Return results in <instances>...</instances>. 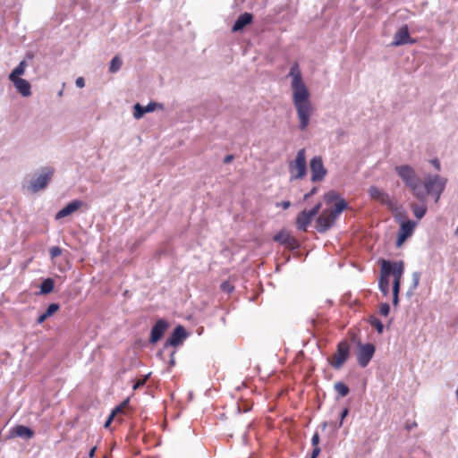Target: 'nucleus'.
Listing matches in <instances>:
<instances>
[{
	"mask_svg": "<svg viewBox=\"0 0 458 458\" xmlns=\"http://www.w3.org/2000/svg\"><path fill=\"white\" fill-rule=\"evenodd\" d=\"M447 179L439 174H427L422 180L417 175L405 187L409 189L414 198L424 202L428 196L434 198L437 202L445 189Z\"/></svg>",
	"mask_w": 458,
	"mask_h": 458,
	"instance_id": "nucleus-1",
	"label": "nucleus"
},
{
	"mask_svg": "<svg viewBox=\"0 0 458 458\" xmlns=\"http://www.w3.org/2000/svg\"><path fill=\"white\" fill-rule=\"evenodd\" d=\"M291 87L293 89V103L299 119V129L305 131L313 114V106L310 100V92L302 81V77L299 75L292 81Z\"/></svg>",
	"mask_w": 458,
	"mask_h": 458,
	"instance_id": "nucleus-2",
	"label": "nucleus"
},
{
	"mask_svg": "<svg viewBox=\"0 0 458 458\" xmlns=\"http://www.w3.org/2000/svg\"><path fill=\"white\" fill-rule=\"evenodd\" d=\"M290 181L302 179L307 174L305 148L298 150L294 160L289 163Z\"/></svg>",
	"mask_w": 458,
	"mask_h": 458,
	"instance_id": "nucleus-3",
	"label": "nucleus"
},
{
	"mask_svg": "<svg viewBox=\"0 0 458 458\" xmlns=\"http://www.w3.org/2000/svg\"><path fill=\"white\" fill-rule=\"evenodd\" d=\"M54 172L55 170L53 167H42L39 174L30 180L29 190L35 193L45 189L51 181Z\"/></svg>",
	"mask_w": 458,
	"mask_h": 458,
	"instance_id": "nucleus-4",
	"label": "nucleus"
},
{
	"mask_svg": "<svg viewBox=\"0 0 458 458\" xmlns=\"http://www.w3.org/2000/svg\"><path fill=\"white\" fill-rule=\"evenodd\" d=\"M349 355L350 344L345 341H342L337 344L336 352L328 360V362L335 369H340L348 360Z\"/></svg>",
	"mask_w": 458,
	"mask_h": 458,
	"instance_id": "nucleus-5",
	"label": "nucleus"
},
{
	"mask_svg": "<svg viewBox=\"0 0 458 458\" xmlns=\"http://www.w3.org/2000/svg\"><path fill=\"white\" fill-rule=\"evenodd\" d=\"M381 267L384 273L388 276H392L394 281H402V277L404 272V262L403 260L391 261V260H381Z\"/></svg>",
	"mask_w": 458,
	"mask_h": 458,
	"instance_id": "nucleus-6",
	"label": "nucleus"
},
{
	"mask_svg": "<svg viewBox=\"0 0 458 458\" xmlns=\"http://www.w3.org/2000/svg\"><path fill=\"white\" fill-rule=\"evenodd\" d=\"M376 348L373 344L358 343L357 362L361 368H366L374 356Z\"/></svg>",
	"mask_w": 458,
	"mask_h": 458,
	"instance_id": "nucleus-7",
	"label": "nucleus"
},
{
	"mask_svg": "<svg viewBox=\"0 0 458 458\" xmlns=\"http://www.w3.org/2000/svg\"><path fill=\"white\" fill-rule=\"evenodd\" d=\"M310 167L311 172V182H318L324 180L327 174V170L325 168L322 157L320 156H315L311 158L310 162Z\"/></svg>",
	"mask_w": 458,
	"mask_h": 458,
	"instance_id": "nucleus-8",
	"label": "nucleus"
},
{
	"mask_svg": "<svg viewBox=\"0 0 458 458\" xmlns=\"http://www.w3.org/2000/svg\"><path fill=\"white\" fill-rule=\"evenodd\" d=\"M188 334L186 332V329L181 326L178 325L175 327V328L173 330L170 336L166 339L165 343L164 344L163 349H166L169 346L176 347L182 344V342L187 338Z\"/></svg>",
	"mask_w": 458,
	"mask_h": 458,
	"instance_id": "nucleus-9",
	"label": "nucleus"
},
{
	"mask_svg": "<svg viewBox=\"0 0 458 458\" xmlns=\"http://www.w3.org/2000/svg\"><path fill=\"white\" fill-rule=\"evenodd\" d=\"M337 218L333 216L329 210H324L316 219V229L319 233H325L335 224Z\"/></svg>",
	"mask_w": 458,
	"mask_h": 458,
	"instance_id": "nucleus-10",
	"label": "nucleus"
},
{
	"mask_svg": "<svg viewBox=\"0 0 458 458\" xmlns=\"http://www.w3.org/2000/svg\"><path fill=\"white\" fill-rule=\"evenodd\" d=\"M273 240L291 250H296L300 247L298 241L285 230H281L274 236Z\"/></svg>",
	"mask_w": 458,
	"mask_h": 458,
	"instance_id": "nucleus-11",
	"label": "nucleus"
},
{
	"mask_svg": "<svg viewBox=\"0 0 458 458\" xmlns=\"http://www.w3.org/2000/svg\"><path fill=\"white\" fill-rule=\"evenodd\" d=\"M167 327L168 323L165 319H158L151 328L149 343L152 344L157 343L163 337Z\"/></svg>",
	"mask_w": 458,
	"mask_h": 458,
	"instance_id": "nucleus-12",
	"label": "nucleus"
},
{
	"mask_svg": "<svg viewBox=\"0 0 458 458\" xmlns=\"http://www.w3.org/2000/svg\"><path fill=\"white\" fill-rule=\"evenodd\" d=\"M394 170L405 186L418 175L416 171L409 165H397Z\"/></svg>",
	"mask_w": 458,
	"mask_h": 458,
	"instance_id": "nucleus-13",
	"label": "nucleus"
},
{
	"mask_svg": "<svg viewBox=\"0 0 458 458\" xmlns=\"http://www.w3.org/2000/svg\"><path fill=\"white\" fill-rule=\"evenodd\" d=\"M415 42L414 39H411L409 32V29L407 25H403L402 28L398 30L395 33L394 41L392 42V46L399 47L405 44H413Z\"/></svg>",
	"mask_w": 458,
	"mask_h": 458,
	"instance_id": "nucleus-14",
	"label": "nucleus"
},
{
	"mask_svg": "<svg viewBox=\"0 0 458 458\" xmlns=\"http://www.w3.org/2000/svg\"><path fill=\"white\" fill-rule=\"evenodd\" d=\"M157 107L163 108L162 104L156 102H149L147 106H141L140 103H136L133 106V117L137 120L142 118L145 114L150 113L156 110Z\"/></svg>",
	"mask_w": 458,
	"mask_h": 458,
	"instance_id": "nucleus-15",
	"label": "nucleus"
},
{
	"mask_svg": "<svg viewBox=\"0 0 458 458\" xmlns=\"http://www.w3.org/2000/svg\"><path fill=\"white\" fill-rule=\"evenodd\" d=\"M84 203L80 199H73L69 202L65 207L60 209L55 216V220L62 219L67 216L72 215L73 212L81 208Z\"/></svg>",
	"mask_w": 458,
	"mask_h": 458,
	"instance_id": "nucleus-16",
	"label": "nucleus"
},
{
	"mask_svg": "<svg viewBox=\"0 0 458 458\" xmlns=\"http://www.w3.org/2000/svg\"><path fill=\"white\" fill-rule=\"evenodd\" d=\"M34 431L24 425H16L10 430V437H21L23 439H30L34 437Z\"/></svg>",
	"mask_w": 458,
	"mask_h": 458,
	"instance_id": "nucleus-17",
	"label": "nucleus"
},
{
	"mask_svg": "<svg viewBox=\"0 0 458 458\" xmlns=\"http://www.w3.org/2000/svg\"><path fill=\"white\" fill-rule=\"evenodd\" d=\"M369 194L373 199L377 200L382 204L390 206L392 203L390 196L377 186H370L369 189Z\"/></svg>",
	"mask_w": 458,
	"mask_h": 458,
	"instance_id": "nucleus-18",
	"label": "nucleus"
},
{
	"mask_svg": "<svg viewBox=\"0 0 458 458\" xmlns=\"http://www.w3.org/2000/svg\"><path fill=\"white\" fill-rule=\"evenodd\" d=\"M312 219L313 217L309 215L307 209L301 211L296 217V228L299 231L306 232Z\"/></svg>",
	"mask_w": 458,
	"mask_h": 458,
	"instance_id": "nucleus-19",
	"label": "nucleus"
},
{
	"mask_svg": "<svg viewBox=\"0 0 458 458\" xmlns=\"http://www.w3.org/2000/svg\"><path fill=\"white\" fill-rule=\"evenodd\" d=\"M253 20V15L250 13H242L234 21L232 30L233 32L242 30L247 25L250 24Z\"/></svg>",
	"mask_w": 458,
	"mask_h": 458,
	"instance_id": "nucleus-20",
	"label": "nucleus"
},
{
	"mask_svg": "<svg viewBox=\"0 0 458 458\" xmlns=\"http://www.w3.org/2000/svg\"><path fill=\"white\" fill-rule=\"evenodd\" d=\"M16 90L23 97H29L31 95V86L28 81L25 79L20 78L15 80H10Z\"/></svg>",
	"mask_w": 458,
	"mask_h": 458,
	"instance_id": "nucleus-21",
	"label": "nucleus"
},
{
	"mask_svg": "<svg viewBox=\"0 0 458 458\" xmlns=\"http://www.w3.org/2000/svg\"><path fill=\"white\" fill-rule=\"evenodd\" d=\"M389 277L386 274L384 273V270H380V277L378 280V287L380 292L384 296H387L389 294Z\"/></svg>",
	"mask_w": 458,
	"mask_h": 458,
	"instance_id": "nucleus-22",
	"label": "nucleus"
},
{
	"mask_svg": "<svg viewBox=\"0 0 458 458\" xmlns=\"http://www.w3.org/2000/svg\"><path fill=\"white\" fill-rule=\"evenodd\" d=\"M416 226V222L411 220L404 221L401 224L399 232L407 237H411L413 233V230Z\"/></svg>",
	"mask_w": 458,
	"mask_h": 458,
	"instance_id": "nucleus-23",
	"label": "nucleus"
},
{
	"mask_svg": "<svg viewBox=\"0 0 458 458\" xmlns=\"http://www.w3.org/2000/svg\"><path fill=\"white\" fill-rule=\"evenodd\" d=\"M27 67V63L25 60L20 62V64L13 70V72L9 74V80L20 79L21 75H23L25 72V69Z\"/></svg>",
	"mask_w": 458,
	"mask_h": 458,
	"instance_id": "nucleus-24",
	"label": "nucleus"
},
{
	"mask_svg": "<svg viewBox=\"0 0 458 458\" xmlns=\"http://www.w3.org/2000/svg\"><path fill=\"white\" fill-rule=\"evenodd\" d=\"M54 286H55L54 279H52L50 277L46 278L40 284V286H39L40 292H39V293L40 294H48V293H50L53 291Z\"/></svg>",
	"mask_w": 458,
	"mask_h": 458,
	"instance_id": "nucleus-25",
	"label": "nucleus"
},
{
	"mask_svg": "<svg viewBox=\"0 0 458 458\" xmlns=\"http://www.w3.org/2000/svg\"><path fill=\"white\" fill-rule=\"evenodd\" d=\"M420 273L419 271H415L412 273L411 284L407 291V295L411 296L419 285L420 280Z\"/></svg>",
	"mask_w": 458,
	"mask_h": 458,
	"instance_id": "nucleus-26",
	"label": "nucleus"
},
{
	"mask_svg": "<svg viewBox=\"0 0 458 458\" xmlns=\"http://www.w3.org/2000/svg\"><path fill=\"white\" fill-rule=\"evenodd\" d=\"M334 389L337 392L339 397H345L350 393L348 386L341 381L335 383Z\"/></svg>",
	"mask_w": 458,
	"mask_h": 458,
	"instance_id": "nucleus-27",
	"label": "nucleus"
},
{
	"mask_svg": "<svg viewBox=\"0 0 458 458\" xmlns=\"http://www.w3.org/2000/svg\"><path fill=\"white\" fill-rule=\"evenodd\" d=\"M347 208V202L344 199H340L335 205V209L330 210V213L335 217H338V216Z\"/></svg>",
	"mask_w": 458,
	"mask_h": 458,
	"instance_id": "nucleus-28",
	"label": "nucleus"
},
{
	"mask_svg": "<svg viewBox=\"0 0 458 458\" xmlns=\"http://www.w3.org/2000/svg\"><path fill=\"white\" fill-rule=\"evenodd\" d=\"M122 64H123L122 59L118 55L114 56L110 62L109 72L111 73L117 72L121 69Z\"/></svg>",
	"mask_w": 458,
	"mask_h": 458,
	"instance_id": "nucleus-29",
	"label": "nucleus"
},
{
	"mask_svg": "<svg viewBox=\"0 0 458 458\" xmlns=\"http://www.w3.org/2000/svg\"><path fill=\"white\" fill-rule=\"evenodd\" d=\"M411 208H412V212H413L414 216L418 219H421L427 212V208L424 205L414 204V205H412Z\"/></svg>",
	"mask_w": 458,
	"mask_h": 458,
	"instance_id": "nucleus-30",
	"label": "nucleus"
},
{
	"mask_svg": "<svg viewBox=\"0 0 458 458\" xmlns=\"http://www.w3.org/2000/svg\"><path fill=\"white\" fill-rule=\"evenodd\" d=\"M369 323L376 328L378 334H382L384 330V325L382 322L376 317L371 316L369 318Z\"/></svg>",
	"mask_w": 458,
	"mask_h": 458,
	"instance_id": "nucleus-31",
	"label": "nucleus"
},
{
	"mask_svg": "<svg viewBox=\"0 0 458 458\" xmlns=\"http://www.w3.org/2000/svg\"><path fill=\"white\" fill-rule=\"evenodd\" d=\"M340 199V194L335 191H329L324 195V199L327 203H332L336 200L338 201Z\"/></svg>",
	"mask_w": 458,
	"mask_h": 458,
	"instance_id": "nucleus-32",
	"label": "nucleus"
},
{
	"mask_svg": "<svg viewBox=\"0 0 458 458\" xmlns=\"http://www.w3.org/2000/svg\"><path fill=\"white\" fill-rule=\"evenodd\" d=\"M59 308H60L59 304H57V303H51V304L48 305V307L44 311V313H46V315L49 318L54 313H55L59 310Z\"/></svg>",
	"mask_w": 458,
	"mask_h": 458,
	"instance_id": "nucleus-33",
	"label": "nucleus"
},
{
	"mask_svg": "<svg viewBox=\"0 0 458 458\" xmlns=\"http://www.w3.org/2000/svg\"><path fill=\"white\" fill-rule=\"evenodd\" d=\"M289 76L293 77V80L297 76L299 75L300 77H301V72H300V69H299V65L298 64H294L291 69H290V72H289Z\"/></svg>",
	"mask_w": 458,
	"mask_h": 458,
	"instance_id": "nucleus-34",
	"label": "nucleus"
},
{
	"mask_svg": "<svg viewBox=\"0 0 458 458\" xmlns=\"http://www.w3.org/2000/svg\"><path fill=\"white\" fill-rule=\"evenodd\" d=\"M322 208V203L321 202H318L310 210H307V212L309 213V215L312 217L316 216L319 210L321 209Z\"/></svg>",
	"mask_w": 458,
	"mask_h": 458,
	"instance_id": "nucleus-35",
	"label": "nucleus"
},
{
	"mask_svg": "<svg viewBox=\"0 0 458 458\" xmlns=\"http://www.w3.org/2000/svg\"><path fill=\"white\" fill-rule=\"evenodd\" d=\"M62 254V249L58 246L52 247L49 250V255L51 259H55Z\"/></svg>",
	"mask_w": 458,
	"mask_h": 458,
	"instance_id": "nucleus-36",
	"label": "nucleus"
},
{
	"mask_svg": "<svg viewBox=\"0 0 458 458\" xmlns=\"http://www.w3.org/2000/svg\"><path fill=\"white\" fill-rule=\"evenodd\" d=\"M379 311H380V314L382 316L387 317L389 312H390V305L388 303H386H386H382L380 305Z\"/></svg>",
	"mask_w": 458,
	"mask_h": 458,
	"instance_id": "nucleus-37",
	"label": "nucleus"
},
{
	"mask_svg": "<svg viewBox=\"0 0 458 458\" xmlns=\"http://www.w3.org/2000/svg\"><path fill=\"white\" fill-rule=\"evenodd\" d=\"M402 281H393L392 292L393 294H399L401 289Z\"/></svg>",
	"mask_w": 458,
	"mask_h": 458,
	"instance_id": "nucleus-38",
	"label": "nucleus"
},
{
	"mask_svg": "<svg viewBox=\"0 0 458 458\" xmlns=\"http://www.w3.org/2000/svg\"><path fill=\"white\" fill-rule=\"evenodd\" d=\"M409 237L403 234L402 233L398 232L397 240H396V246L400 247Z\"/></svg>",
	"mask_w": 458,
	"mask_h": 458,
	"instance_id": "nucleus-39",
	"label": "nucleus"
},
{
	"mask_svg": "<svg viewBox=\"0 0 458 458\" xmlns=\"http://www.w3.org/2000/svg\"><path fill=\"white\" fill-rule=\"evenodd\" d=\"M318 188L317 186L312 187V189H311L309 192H307L306 194H304V196H303V199H304V200L309 199L310 197H312L313 195H315V194L318 192Z\"/></svg>",
	"mask_w": 458,
	"mask_h": 458,
	"instance_id": "nucleus-40",
	"label": "nucleus"
},
{
	"mask_svg": "<svg viewBox=\"0 0 458 458\" xmlns=\"http://www.w3.org/2000/svg\"><path fill=\"white\" fill-rule=\"evenodd\" d=\"M349 414V409L348 408H344L342 412H341V416H340V422H339V425H338V428H341L343 426V421L345 419V417Z\"/></svg>",
	"mask_w": 458,
	"mask_h": 458,
	"instance_id": "nucleus-41",
	"label": "nucleus"
},
{
	"mask_svg": "<svg viewBox=\"0 0 458 458\" xmlns=\"http://www.w3.org/2000/svg\"><path fill=\"white\" fill-rule=\"evenodd\" d=\"M319 444V435L318 432H315L311 438V445L313 446H318Z\"/></svg>",
	"mask_w": 458,
	"mask_h": 458,
	"instance_id": "nucleus-42",
	"label": "nucleus"
},
{
	"mask_svg": "<svg viewBox=\"0 0 458 458\" xmlns=\"http://www.w3.org/2000/svg\"><path fill=\"white\" fill-rule=\"evenodd\" d=\"M276 207H281L284 209H287L291 206V202L289 200H284L282 202H277L276 204Z\"/></svg>",
	"mask_w": 458,
	"mask_h": 458,
	"instance_id": "nucleus-43",
	"label": "nucleus"
},
{
	"mask_svg": "<svg viewBox=\"0 0 458 458\" xmlns=\"http://www.w3.org/2000/svg\"><path fill=\"white\" fill-rule=\"evenodd\" d=\"M75 85L81 89L85 86V80L82 77H78L75 81Z\"/></svg>",
	"mask_w": 458,
	"mask_h": 458,
	"instance_id": "nucleus-44",
	"label": "nucleus"
},
{
	"mask_svg": "<svg viewBox=\"0 0 458 458\" xmlns=\"http://www.w3.org/2000/svg\"><path fill=\"white\" fill-rule=\"evenodd\" d=\"M114 418V412H111V414L108 416L107 420H106L104 427L108 428L110 426V424L112 423Z\"/></svg>",
	"mask_w": 458,
	"mask_h": 458,
	"instance_id": "nucleus-45",
	"label": "nucleus"
},
{
	"mask_svg": "<svg viewBox=\"0 0 458 458\" xmlns=\"http://www.w3.org/2000/svg\"><path fill=\"white\" fill-rule=\"evenodd\" d=\"M320 451H321L320 447L314 446L310 458H317L318 456V454H320Z\"/></svg>",
	"mask_w": 458,
	"mask_h": 458,
	"instance_id": "nucleus-46",
	"label": "nucleus"
},
{
	"mask_svg": "<svg viewBox=\"0 0 458 458\" xmlns=\"http://www.w3.org/2000/svg\"><path fill=\"white\" fill-rule=\"evenodd\" d=\"M146 380H147V377H146V378H144V379L138 380V381L135 383V385L133 386V388H134V389H137L138 387H140V386H144V385H145V383H146Z\"/></svg>",
	"mask_w": 458,
	"mask_h": 458,
	"instance_id": "nucleus-47",
	"label": "nucleus"
},
{
	"mask_svg": "<svg viewBox=\"0 0 458 458\" xmlns=\"http://www.w3.org/2000/svg\"><path fill=\"white\" fill-rule=\"evenodd\" d=\"M48 317L46 315V313H42L37 319L38 324L43 323Z\"/></svg>",
	"mask_w": 458,
	"mask_h": 458,
	"instance_id": "nucleus-48",
	"label": "nucleus"
},
{
	"mask_svg": "<svg viewBox=\"0 0 458 458\" xmlns=\"http://www.w3.org/2000/svg\"><path fill=\"white\" fill-rule=\"evenodd\" d=\"M221 287L224 291H226V292H231L233 290V287L230 286V284L225 282L222 284Z\"/></svg>",
	"mask_w": 458,
	"mask_h": 458,
	"instance_id": "nucleus-49",
	"label": "nucleus"
},
{
	"mask_svg": "<svg viewBox=\"0 0 458 458\" xmlns=\"http://www.w3.org/2000/svg\"><path fill=\"white\" fill-rule=\"evenodd\" d=\"M233 160V155H227L224 158V164H229L231 163L232 161Z\"/></svg>",
	"mask_w": 458,
	"mask_h": 458,
	"instance_id": "nucleus-50",
	"label": "nucleus"
},
{
	"mask_svg": "<svg viewBox=\"0 0 458 458\" xmlns=\"http://www.w3.org/2000/svg\"><path fill=\"white\" fill-rule=\"evenodd\" d=\"M123 405H118L116 406L113 411L112 412H114V416L117 414V413H120V412H123Z\"/></svg>",
	"mask_w": 458,
	"mask_h": 458,
	"instance_id": "nucleus-51",
	"label": "nucleus"
},
{
	"mask_svg": "<svg viewBox=\"0 0 458 458\" xmlns=\"http://www.w3.org/2000/svg\"><path fill=\"white\" fill-rule=\"evenodd\" d=\"M399 304V294H393V305L397 306Z\"/></svg>",
	"mask_w": 458,
	"mask_h": 458,
	"instance_id": "nucleus-52",
	"label": "nucleus"
},
{
	"mask_svg": "<svg viewBox=\"0 0 458 458\" xmlns=\"http://www.w3.org/2000/svg\"><path fill=\"white\" fill-rule=\"evenodd\" d=\"M174 354H175V351H172V352L170 353V365L171 366H174L175 364Z\"/></svg>",
	"mask_w": 458,
	"mask_h": 458,
	"instance_id": "nucleus-53",
	"label": "nucleus"
},
{
	"mask_svg": "<svg viewBox=\"0 0 458 458\" xmlns=\"http://www.w3.org/2000/svg\"><path fill=\"white\" fill-rule=\"evenodd\" d=\"M97 450V446L92 447L89 452V457L93 458Z\"/></svg>",
	"mask_w": 458,
	"mask_h": 458,
	"instance_id": "nucleus-54",
	"label": "nucleus"
},
{
	"mask_svg": "<svg viewBox=\"0 0 458 458\" xmlns=\"http://www.w3.org/2000/svg\"><path fill=\"white\" fill-rule=\"evenodd\" d=\"M433 164L435 165V166H436V168H437V170H439V169H440V164H439L438 160H437V159H436V160H434V161H433Z\"/></svg>",
	"mask_w": 458,
	"mask_h": 458,
	"instance_id": "nucleus-55",
	"label": "nucleus"
},
{
	"mask_svg": "<svg viewBox=\"0 0 458 458\" xmlns=\"http://www.w3.org/2000/svg\"><path fill=\"white\" fill-rule=\"evenodd\" d=\"M127 404H128V400L123 402L120 405H123V409H124Z\"/></svg>",
	"mask_w": 458,
	"mask_h": 458,
	"instance_id": "nucleus-56",
	"label": "nucleus"
},
{
	"mask_svg": "<svg viewBox=\"0 0 458 458\" xmlns=\"http://www.w3.org/2000/svg\"><path fill=\"white\" fill-rule=\"evenodd\" d=\"M327 426V421L323 422L322 429H326Z\"/></svg>",
	"mask_w": 458,
	"mask_h": 458,
	"instance_id": "nucleus-57",
	"label": "nucleus"
},
{
	"mask_svg": "<svg viewBox=\"0 0 458 458\" xmlns=\"http://www.w3.org/2000/svg\"><path fill=\"white\" fill-rule=\"evenodd\" d=\"M162 354H163V350L159 351V352H157V356H159V357H161V356H162Z\"/></svg>",
	"mask_w": 458,
	"mask_h": 458,
	"instance_id": "nucleus-58",
	"label": "nucleus"
},
{
	"mask_svg": "<svg viewBox=\"0 0 458 458\" xmlns=\"http://www.w3.org/2000/svg\"><path fill=\"white\" fill-rule=\"evenodd\" d=\"M27 57H29V58H32V57H33V55H32V54H27Z\"/></svg>",
	"mask_w": 458,
	"mask_h": 458,
	"instance_id": "nucleus-59",
	"label": "nucleus"
},
{
	"mask_svg": "<svg viewBox=\"0 0 458 458\" xmlns=\"http://www.w3.org/2000/svg\"><path fill=\"white\" fill-rule=\"evenodd\" d=\"M58 96H59V97H62V96H63V90H60V91L58 92Z\"/></svg>",
	"mask_w": 458,
	"mask_h": 458,
	"instance_id": "nucleus-60",
	"label": "nucleus"
}]
</instances>
